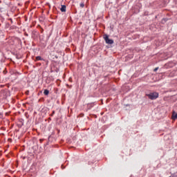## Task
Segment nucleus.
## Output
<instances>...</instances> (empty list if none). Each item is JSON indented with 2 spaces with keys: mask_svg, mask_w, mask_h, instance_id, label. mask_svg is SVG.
I'll use <instances>...</instances> for the list:
<instances>
[{
  "mask_svg": "<svg viewBox=\"0 0 177 177\" xmlns=\"http://www.w3.org/2000/svg\"><path fill=\"white\" fill-rule=\"evenodd\" d=\"M148 97L151 100H154L158 97V93H151L147 95Z\"/></svg>",
  "mask_w": 177,
  "mask_h": 177,
  "instance_id": "f03ea898",
  "label": "nucleus"
},
{
  "mask_svg": "<svg viewBox=\"0 0 177 177\" xmlns=\"http://www.w3.org/2000/svg\"><path fill=\"white\" fill-rule=\"evenodd\" d=\"M60 10L61 12H66V6L64 5L62 6Z\"/></svg>",
  "mask_w": 177,
  "mask_h": 177,
  "instance_id": "20e7f679",
  "label": "nucleus"
},
{
  "mask_svg": "<svg viewBox=\"0 0 177 177\" xmlns=\"http://www.w3.org/2000/svg\"><path fill=\"white\" fill-rule=\"evenodd\" d=\"M176 119H177V113L175 111H173L172 120H176Z\"/></svg>",
  "mask_w": 177,
  "mask_h": 177,
  "instance_id": "7ed1b4c3",
  "label": "nucleus"
},
{
  "mask_svg": "<svg viewBox=\"0 0 177 177\" xmlns=\"http://www.w3.org/2000/svg\"><path fill=\"white\" fill-rule=\"evenodd\" d=\"M157 70H158V68H156L154 69V71H157Z\"/></svg>",
  "mask_w": 177,
  "mask_h": 177,
  "instance_id": "6e6552de",
  "label": "nucleus"
},
{
  "mask_svg": "<svg viewBox=\"0 0 177 177\" xmlns=\"http://www.w3.org/2000/svg\"><path fill=\"white\" fill-rule=\"evenodd\" d=\"M37 60H41V57L40 56H38L36 57Z\"/></svg>",
  "mask_w": 177,
  "mask_h": 177,
  "instance_id": "0eeeda50",
  "label": "nucleus"
},
{
  "mask_svg": "<svg viewBox=\"0 0 177 177\" xmlns=\"http://www.w3.org/2000/svg\"><path fill=\"white\" fill-rule=\"evenodd\" d=\"M44 95L48 96V95H49V91H48V89H46V90H44Z\"/></svg>",
  "mask_w": 177,
  "mask_h": 177,
  "instance_id": "39448f33",
  "label": "nucleus"
},
{
  "mask_svg": "<svg viewBox=\"0 0 177 177\" xmlns=\"http://www.w3.org/2000/svg\"><path fill=\"white\" fill-rule=\"evenodd\" d=\"M104 39L106 44H108L109 45H113V44H114V41L113 39H110L107 35H104Z\"/></svg>",
  "mask_w": 177,
  "mask_h": 177,
  "instance_id": "f257e3e1",
  "label": "nucleus"
},
{
  "mask_svg": "<svg viewBox=\"0 0 177 177\" xmlns=\"http://www.w3.org/2000/svg\"><path fill=\"white\" fill-rule=\"evenodd\" d=\"M80 6H81V8H84V6H85V4H84L83 3H81Z\"/></svg>",
  "mask_w": 177,
  "mask_h": 177,
  "instance_id": "423d86ee",
  "label": "nucleus"
}]
</instances>
